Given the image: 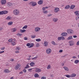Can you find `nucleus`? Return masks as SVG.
Masks as SVG:
<instances>
[{
    "label": "nucleus",
    "instance_id": "58",
    "mask_svg": "<svg viewBox=\"0 0 79 79\" xmlns=\"http://www.w3.org/2000/svg\"><path fill=\"white\" fill-rule=\"evenodd\" d=\"M35 35H34V36H32V38L34 39V38H35Z\"/></svg>",
    "mask_w": 79,
    "mask_h": 79
},
{
    "label": "nucleus",
    "instance_id": "45",
    "mask_svg": "<svg viewBox=\"0 0 79 79\" xmlns=\"http://www.w3.org/2000/svg\"><path fill=\"white\" fill-rule=\"evenodd\" d=\"M39 46H40L39 44H36V47H39Z\"/></svg>",
    "mask_w": 79,
    "mask_h": 79
},
{
    "label": "nucleus",
    "instance_id": "10",
    "mask_svg": "<svg viewBox=\"0 0 79 79\" xmlns=\"http://www.w3.org/2000/svg\"><path fill=\"white\" fill-rule=\"evenodd\" d=\"M74 13L75 14L76 16H79V11H76Z\"/></svg>",
    "mask_w": 79,
    "mask_h": 79
},
{
    "label": "nucleus",
    "instance_id": "19",
    "mask_svg": "<svg viewBox=\"0 0 79 79\" xmlns=\"http://www.w3.org/2000/svg\"><path fill=\"white\" fill-rule=\"evenodd\" d=\"M61 35H62V36H66V35H67V33L64 32L62 33Z\"/></svg>",
    "mask_w": 79,
    "mask_h": 79
},
{
    "label": "nucleus",
    "instance_id": "42",
    "mask_svg": "<svg viewBox=\"0 0 79 79\" xmlns=\"http://www.w3.org/2000/svg\"><path fill=\"white\" fill-rule=\"evenodd\" d=\"M50 65H48L47 67L48 69H50Z\"/></svg>",
    "mask_w": 79,
    "mask_h": 79
},
{
    "label": "nucleus",
    "instance_id": "37",
    "mask_svg": "<svg viewBox=\"0 0 79 79\" xmlns=\"http://www.w3.org/2000/svg\"><path fill=\"white\" fill-rule=\"evenodd\" d=\"M17 35L18 36H22V34H20L19 33H18L17 34Z\"/></svg>",
    "mask_w": 79,
    "mask_h": 79
},
{
    "label": "nucleus",
    "instance_id": "59",
    "mask_svg": "<svg viewBox=\"0 0 79 79\" xmlns=\"http://www.w3.org/2000/svg\"><path fill=\"white\" fill-rule=\"evenodd\" d=\"M51 16H52V14H50L49 15H48V16L49 17H50Z\"/></svg>",
    "mask_w": 79,
    "mask_h": 79
},
{
    "label": "nucleus",
    "instance_id": "52",
    "mask_svg": "<svg viewBox=\"0 0 79 79\" xmlns=\"http://www.w3.org/2000/svg\"><path fill=\"white\" fill-rule=\"evenodd\" d=\"M24 40H27L28 39H27V38L26 37H24Z\"/></svg>",
    "mask_w": 79,
    "mask_h": 79
},
{
    "label": "nucleus",
    "instance_id": "48",
    "mask_svg": "<svg viewBox=\"0 0 79 79\" xmlns=\"http://www.w3.org/2000/svg\"><path fill=\"white\" fill-rule=\"evenodd\" d=\"M5 72H6V73H8V72H9V70L8 69L6 70Z\"/></svg>",
    "mask_w": 79,
    "mask_h": 79
},
{
    "label": "nucleus",
    "instance_id": "32",
    "mask_svg": "<svg viewBox=\"0 0 79 79\" xmlns=\"http://www.w3.org/2000/svg\"><path fill=\"white\" fill-rule=\"evenodd\" d=\"M20 49V47H17L15 48V50L17 51H19V50Z\"/></svg>",
    "mask_w": 79,
    "mask_h": 79
},
{
    "label": "nucleus",
    "instance_id": "27",
    "mask_svg": "<svg viewBox=\"0 0 79 79\" xmlns=\"http://www.w3.org/2000/svg\"><path fill=\"white\" fill-rule=\"evenodd\" d=\"M69 7H70V6L68 5L66 6L65 7V9H68L69 8Z\"/></svg>",
    "mask_w": 79,
    "mask_h": 79
},
{
    "label": "nucleus",
    "instance_id": "60",
    "mask_svg": "<svg viewBox=\"0 0 79 79\" xmlns=\"http://www.w3.org/2000/svg\"><path fill=\"white\" fill-rule=\"evenodd\" d=\"M33 69H28V71H31Z\"/></svg>",
    "mask_w": 79,
    "mask_h": 79
},
{
    "label": "nucleus",
    "instance_id": "13",
    "mask_svg": "<svg viewBox=\"0 0 79 79\" xmlns=\"http://www.w3.org/2000/svg\"><path fill=\"white\" fill-rule=\"evenodd\" d=\"M21 66V64H19L18 65H16V66L15 67V69H18Z\"/></svg>",
    "mask_w": 79,
    "mask_h": 79
},
{
    "label": "nucleus",
    "instance_id": "62",
    "mask_svg": "<svg viewBox=\"0 0 79 79\" xmlns=\"http://www.w3.org/2000/svg\"><path fill=\"white\" fill-rule=\"evenodd\" d=\"M15 53H19V51H16L15 52Z\"/></svg>",
    "mask_w": 79,
    "mask_h": 79
},
{
    "label": "nucleus",
    "instance_id": "39",
    "mask_svg": "<svg viewBox=\"0 0 79 79\" xmlns=\"http://www.w3.org/2000/svg\"><path fill=\"white\" fill-rule=\"evenodd\" d=\"M11 44L12 45H13V46L15 45H16V43L14 41H13L12 42Z\"/></svg>",
    "mask_w": 79,
    "mask_h": 79
},
{
    "label": "nucleus",
    "instance_id": "25",
    "mask_svg": "<svg viewBox=\"0 0 79 79\" xmlns=\"http://www.w3.org/2000/svg\"><path fill=\"white\" fill-rule=\"evenodd\" d=\"M75 8V5H72L70 6V9H74Z\"/></svg>",
    "mask_w": 79,
    "mask_h": 79
},
{
    "label": "nucleus",
    "instance_id": "56",
    "mask_svg": "<svg viewBox=\"0 0 79 79\" xmlns=\"http://www.w3.org/2000/svg\"><path fill=\"white\" fill-rule=\"evenodd\" d=\"M73 38H76L77 37V36L76 35H74L73 36Z\"/></svg>",
    "mask_w": 79,
    "mask_h": 79
},
{
    "label": "nucleus",
    "instance_id": "30",
    "mask_svg": "<svg viewBox=\"0 0 79 79\" xmlns=\"http://www.w3.org/2000/svg\"><path fill=\"white\" fill-rule=\"evenodd\" d=\"M11 19V17L8 16L6 19L7 20H10V19Z\"/></svg>",
    "mask_w": 79,
    "mask_h": 79
},
{
    "label": "nucleus",
    "instance_id": "18",
    "mask_svg": "<svg viewBox=\"0 0 79 79\" xmlns=\"http://www.w3.org/2000/svg\"><path fill=\"white\" fill-rule=\"evenodd\" d=\"M30 64L31 66H34L35 65V63L33 62H31L30 63Z\"/></svg>",
    "mask_w": 79,
    "mask_h": 79
},
{
    "label": "nucleus",
    "instance_id": "57",
    "mask_svg": "<svg viewBox=\"0 0 79 79\" xmlns=\"http://www.w3.org/2000/svg\"><path fill=\"white\" fill-rule=\"evenodd\" d=\"M10 61L12 62L13 61H14V59H10Z\"/></svg>",
    "mask_w": 79,
    "mask_h": 79
},
{
    "label": "nucleus",
    "instance_id": "6",
    "mask_svg": "<svg viewBox=\"0 0 79 79\" xmlns=\"http://www.w3.org/2000/svg\"><path fill=\"white\" fill-rule=\"evenodd\" d=\"M60 11V9L58 7L55 8L54 9V11L55 13H57Z\"/></svg>",
    "mask_w": 79,
    "mask_h": 79
},
{
    "label": "nucleus",
    "instance_id": "22",
    "mask_svg": "<svg viewBox=\"0 0 79 79\" xmlns=\"http://www.w3.org/2000/svg\"><path fill=\"white\" fill-rule=\"evenodd\" d=\"M26 31V30H20V31L21 33H23L24 32H25Z\"/></svg>",
    "mask_w": 79,
    "mask_h": 79
},
{
    "label": "nucleus",
    "instance_id": "46",
    "mask_svg": "<svg viewBox=\"0 0 79 79\" xmlns=\"http://www.w3.org/2000/svg\"><path fill=\"white\" fill-rule=\"evenodd\" d=\"M3 15V11L0 12V15Z\"/></svg>",
    "mask_w": 79,
    "mask_h": 79
},
{
    "label": "nucleus",
    "instance_id": "16",
    "mask_svg": "<svg viewBox=\"0 0 79 79\" xmlns=\"http://www.w3.org/2000/svg\"><path fill=\"white\" fill-rule=\"evenodd\" d=\"M40 28L37 27L35 28V32H38V31H40Z\"/></svg>",
    "mask_w": 79,
    "mask_h": 79
},
{
    "label": "nucleus",
    "instance_id": "43",
    "mask_svg": "<svg viewBox=\"0 0 79 79\" xmlns=\"http://www.w3.org/2000/svg\"><path fill=\"white\" fill-rule=\"evenodd\" d=\"M5 47H3L2 48H1L0 49L1 50H5Z\"/></svg>",
    "mask_w": 79,
    "mask_h": 79
},
{
    "label": "nucleus",
    "instance_id": "44",
    "mask_svg": "<svg viewBox=\"0 0 79 79\" xmlns=\"http://www.w3.org/2000/svg\"><path fill=\"white\" fill-rule=\"evenodd\" d=\"M30 45H31V44H30V43H27V47H29Z\"/></svg>",
    "mask_w": 79,
    "mask_h": 79
},
{
    "label": "nucleus",
    "instance_id": "36",
    "mask_svg": "<svg viewBox=\"0 0 79 79\" xmlns=\"http://www.w3.org/2000/svg\"><path fill=\"white\" fill-rule=\"evenodd\" d=\"M28 64H27L26 67H25V69H27V68H29V66L28 65Z\"/></svg>",
    "mask_w": 79,
    "mask_h": 79
},
{
    "label": "nucleus",
    "instance_id": "54",
    "mask_svg": "<svg viewBox=\"0 0 79 79\" xmlns=\"http://www.w3.org/2000/svg\"><path fill=\"white\" fill-rule=\"evenodd\" d=\"M59 53H62L63 52V50H60L59 51Z\"/></svg>",
    "mask_w": 79,
    "mask_h": 79
},
{
    "label": "nucleus",
    "instance_id": "23",
    "mask_svg": "<svg viewBox=\"0 0 79 79\" xmlns=\"http://www.w3.org/2000/svg\"><path fill=\"white\" fill-rule=\"evenodd\" d=\"M34 76L35 77H39V74H38L37 73H35V75H34Z\"/></svg>",
    "mask_w": 79,
    "mask_h": 79
},
{
    "label": "nucleus",
    "instance_id": "63",
    "mask_svg": "<svg viewBox=\"0 0 79 79\" xmlns=\"http://www.w3.org/2000/svg\"><path fill=\"white\" fill-rule=\"evenodd\" d=\"M23 71H22L19 73V74H23Z\"/></svg>",
    "mask_w": 79,
    "mask_h": 79
},
{
    "label": "nucleus",
    "instance_id": "50",
    "mask_svg": "<svg viewBox=\"0 0 79 79\" xmlns=\"http://www.w3.org/2000/svg\"><path fill=\"white\" fill-rule=\"evenodd\" d=\"M42 10H43V11H45V10H46L45 7H43Z\"/></svg>",
    "mask_w": 79,
    "mask_h": 79
},
{
    "label": "nucleus",
    "instance_id": "12",
    "mask_svg": "<svg viewBox=\"0 0 79 79\" xmlns=\"http://www.w3.org/2000/svg\"><path fill=\"white\" fill-rule=\"evenodd\" d=\"M64 38L63 36H60L58 37V40H64Z\"/></svg>",
    "mask_w": 79,
    "mask_h": 79
},
{
    "label": "nucleus",
    "instance_id": "53",
    "mask_svg": "<svg viewBox=\"0 0 79 79\" xmlns=\"http://www.w3.org/2000/svg\"><path fill=\"white\" fill-rule=\"evenodd\" d=\"M23 72H24V73H26L27 71L26 70V69H24L23 70Z\"/></svg>",
    "mask_w": 79,
    "mask_h": 79
},
{
    "label": "nucleus",
    "instance_id": "5",
    "mask_svg": "<svg viewBox=\"0 0 79 79\" xmlns=\"http://www.w3.org/2000/svg\"><path fill=\"white\" fill-rule=\"evenodd\" d=\"M41 72L42 70L39 68H37L35 70V72H36V73H40Z\"/></svg>",
    "mask_w": 79,
    "mask_h": 79
},
{
    "label": "nucleus",
    "instance_id": "64",
    "mask_svg": "<svg viewBox=\"0 0 79 79\" xmlns=\"http://www.w3.org/2000/svg\"><path fill=\"white\" fill-rule=\"evenodd\" d=\"M73 58H74V59L76 58V56H73Z\"/></svg>",
    "mask_w": 79,
    "mask_h": 79
},
{
    "label": "nucleus",
    "instance_id": "24",
    "mask_svg": "<svg viewBox=\"0 0 79 79\" xmlns=\"http://www.w3.org/2000/svg\"><path fill=\"white\" fill-rule=\"evenodd\" d=\"M12 5V4L10 2H9L7 3V6H11Z\"/></svg>",
    "mask_w": 79,
    "mask_h": 79
},
{
    "label": "nucleus",
    "instance_id": "17",
    "mask_svg": "<svg viewBox=\"0 0 79 79\" xmlns=\"http://www.w3.org/2000/svg\"><path fill=\"white\" fill-rule=\"evenodd\" d=\"M52 19L54 22H56V21H57L58 20V19L55 18H53Z\"/></svg>",
    "mask_w": 79,
    "mask_h": 79
},
{
    "label": "nucleus",
    "instance_id": "15",
    "mask_svg": "<svg viewBox=\"0 0 79 79\" xmlns=\"http://www.w3.org/2000/svg\"><path fill=\"white\" fill-rule=\"evenodd\" d=\"M17 29L16 28H12L11 29V31L12 32H15L16 31Z\"/></svg>",
    "mask_w": 79,
    "mask_h": 79
},
{
    "label": "nucleus",
    "instance_id": "8",
    "mask_svg": "<svg viewBox=\"0 0 79 79\" xmlns=\"http://www.w3.org/2000/svg\"><path fill=\"white\" fill-rule=\"evenodd\" d=\"M69 44L70 46H73V45H74V42L73 41H69Z\"/></svg>",
    "mask_w": 79,
    "mask_h": 79
},
{
    "label": "nucleus",
    "instance_id": "3",
    "mask_svg": "<svg viewBox=\"0 0 79 79\" xmlns=\"http://www.w3.org/2000/svg\"><path fill=\"white\" fill-rule=\"evenodd\" d=\"M52 52V49L50 48H48L46 51V53L47 54H50Z\"/></svg>",
    "mask_w": 79,
    "mask_h": 79
},
{
    "label": "nucleus",
    "instance_id": "29",
    "mask_svg": "<svg viewBox=\"0 0 79 79\" xmlns=\"http://www.w3.org/2000/svg\"><path fill=\"white\" fill-rule=\"evenodd\" d=\"M8 25L11 26V25H12V24H13V22H10L8 23Z\"/></svg>",
    "mask_w": 79,
    "mask_h": 79
},
{
    "label": "nucleus",
    "instance_id": "7",
    "mask_svg": "<svg viewBox=\"0 0 79 79\" xmlns=\"http://www.w3.org/2000/svg\"><path fill=\"white\" fill-rule=\"evenodd\" d=\"M30 4L32 6H35L37 5V3H36V2H30Z\"/></svg>",
    "mask_w": 79,
    "mask_h": 79
},
{
    "label": "nucleus",
    "instance_id": "55",
    "mask_svg": "<svg viewBox=\"0 0 79 79\" xmlns=\"http://www.w3.org/2000/svg\"><path fill=\"white\" fill-rule=\"evenodd\" d=\"M76 45H79V41H78Z\"/></svg>",
    "mask_w": 79,
    "mask_h": 79
},
{
    "label": "nucleus",
    "instance_id": "49",
    "mask_svg": "<svg viewBox=\"0 0 79 79\" xmlns=\"http://www.w3.org/2000/svg\"><path fill=\"white\" fill-rule=\"evenodd\" d=\"M5 52L4 51H2L0 52V54H2V53H3Z\"/></svg>",
    "mask_w": 79,
    "mask_h": 79
},
{
    "label": "nucleus",
    "instance_id": "38",
    "mask_svg": "<svg viewBox=\"0 0 79 79\" xmlns=\"http://www.w3.org/2000/svg\"><path fill=\"white\" fill-rule=\"evenodd\" d=\"M27 25H25L22 28V29H27Z\"/></svg>",
    "mask_w": 79,
    "mask_h": 79
},
{
    "label": "nucleus",
    "instance_id": "9",
    "mask_svg": "<svg viewBox=\"0 0 79 79\" xmlns=\"http://www.w3.org/2000/svg\"><path fill=\"white\" fill-rule=\"evenodd\" d=\"M48 43L47 41H44V46L45 47H47L48 46Z\"/></svg>",
    "mask_w": 79,
    "mask_h": 79
},
{
    "label": "nucleus",
    "instance_id": "1",
    "mask_svg": "<svg viewBox=\"0 0 79 79\" xmlns=\"http://www.w3.org/2000/svg\"><path fill=\"white\" fill-rule=\"evenodd\" d=\"M13 13L15 15H18L19 14V11L18 10H15L13 11Z\"/></svg>",
    "mask_w": 79,
    "mask_h": 79
},
{
    "label": "nucleus",
    "instance_id": "41",
    "mask_svg": "<svg viewBox=\"0 0 79 79\" xmlns=\"http://www.w3.org/2000/svg\"><path fill=\"white\" fill-rule=\"evenodd\" d=\"M12 41H13V39H9L8 40V42H11Z\"/></svg>",
    "mask_w": 79,
    "mask_h": 79
},
{
    "label": "nucleus",
    "instance_id": "20",
    "mask_svg": "<svg viewBox=\"0 0 79 79\" xmlns=\"http://www.w3.org/2000/svg\"><path fill=\"white\" fill-rule=\"evenodd\" d=\"M76 76V74L73 73L71 75H70L71 77H75Z\"/></svg>",
    "mask_w": 79,
    "mask_h": 79
},
{
    "label": "nucleus",
    "instance_id": "40",
    "mask_svg": "<svg viewBox=\"0 0 79 79\" xmlns=\"http://www.w3.org/2000/svg\"><path fill=\"white\" fill-rule=\"evenodd\" d=\"M41 40L40 39H36V42H40Z\"/></svg>",
    "mask_w": 79,
    "mask_h": 79
},
{
    "label": "nucleus",
    "instance_id": "35",
    "mask_svg": "<svg viewBox=\"0 0 79 79\" xmlns=\"http://www.w3.org/2000/svg\"><path fill=\"white\" fill-rule=\"evenodd\" d=\"M43 13H44V14H46L48 13V11L47 10H43Z\"/></svg>",
    "mask_w": 79,
    "mask_h": 79
},
{
    "label": "nucleus",
    "instance_id": "14",
    "mask_svg": "<svg viewBox=\"0 0 79 79\" xmlns=\"http://www.w3.org/2000/svg\"><path fill=\"white\" fill-rule=\"evenodd\" d=\"M63 68L64 69L65 71H69V69L66 66H64L63 67Z\"/></svg>",
    "mask_w": 79,
    "mask_h": 79
},
{
    "label": "nucleus",
    "instance_id": "33",
    "mask_svg": "<svg viewBox=\"0 0 79 79\" xmlns=\"http://www.w3.org/2000/svg\"><path fill=\"white\" fill-rule=\"evenodd\" d=\"M37 57L36 56L35 57L31 58V60H37Z\"/></svg>",
    "mask_w": 79,
    "mask_h": 79
},
{
    "label": "nucleus",
    "instance_id": "11",
    "mask_svg": "<svg viewBox=\"0 0 79 79\" xmlns=\"http://www.w3.org/2000/svg\"><path fill=\"white\" fill-rule=\"evenodd\" d=\"M38 3L39 5H42L43 3V0H40L38 1Z\"/></svg>",
    "mask_w": 79,
    "mask_h": 79
},
{
    "label": "nucleus",
    "instance_id": "21",
    "mask_svg": "<svg viewBox=\"0 0 79 79\" xmlns=\"http://www.w3.org/2000/svg\"><path fill=\"white\" fill-rule=\"evenodd\" d=\"M73 39V36H71L67 38V40H71Z\"/></svg>",
    "mask_w": 79,
    "mask_h": 79
},
{
    "label": "nucleus",
    "instance_id": "34",
    "mask_svg": "<svg viewBox=\"0 0 79 79\" xmlns=\"http://www.w3.org/2000/svg\"><path fill=\"white\" fill-rule=\"evenodd\" d=\"M79 62V60H76L75 61H74V63H75V64H77Z\"/></svg>",
    "mask_w": 79,
    "mask_h": 79
},
{
    "label": "nucleus",
    "instance_id": "51",
    "mask_svg": "<svg viewBox=\"0 0 79 79\" xmlns=\"http://www.w3.org/2000/svg\"><path fill=\"white\" fill-rule=\"evenodd\" d=\"M46 79V77H41V79Z\"/></svg>",
    "mask_w": 79,
    "mask_h": 79
},
{
    "label": "nucleus",
    "instance_id": "26",
    "mask_svg": "<svg viewBox=\"0 0 79 79\" xmlns=\"http://www.w3.org/2000/svg\"><path fill=\"white\" fill-rule=\"evenodd\" d=\"M52 44V45H58L57 44H56L55 42L54 41H52L51 42Z\"/></svg>",
    "mask_w": 79,
    "mask_h": 79
},
{
    "label": "nucleus",
    "instance_id": "4",
    "mask_svg": "<svg viewBox=\"0 0 79 79\" xmlns=\"http://www.w3.org/2000/svg\"><path fill=\"white\" fill-rule=\"evenodd\" d=\"M6 3V0H1V3L2 5H5Z\"/></svg>",
    "mask_w": 79,
    "mask_h": 79
},
{
    "label": "nucleus",
    "instance_id": "2",
    "mask_svg": "<svg viewBox=\"0 0 79 79\" xmlns=\"http://www.w3.org/2000/svg\"><path fill=\"white\" fill-rule=\"evenodd\" d=\"M68 34H73L74 33V31L72 29H68L67 30Z\"/></svg>",
    "mask_w": 79,
    "mask_h": 79
},
{
    "label": "nucleus",
    "instance_id": "47",
    "mask_svg": "<svg viewBox=\"0 0 79 79\" xmlns=\"http://www.w3.org/2000/svg\"><path fill=\"white\" fill-rule=\"evenodd\" d=\"M33 45H34V44L33 43H31V45L30 46L29 48H30V47H32Z\"/></svg>",
    "mask_w": 79,
    "mask_h": 79
},
{
    "label": "nucleus",
    "instance_id": "31",
    "mask_svg": "<svg viewBox=\"0 0 79 79\" xmlns=\"http://www.w3.org/2000/svg\"><path fill=\"white\" fill-rule=\"evenodd\" d=\"M65 76H66V77H68V78H69L70 77H71V75H65Z\"/></svg>",
    "mask_w": 79,
    "mask_h": 79
},
{
    "label": "nucleus",
    "instance_id": "61",
    "mask_svg": "<svg viewBox=\"0 0 79 79\" xmlns=\"http://www.w3.org/2000/svg\"><path fill=\"white\" fill-rule=\"evenodd\" d=\"M2 29H3V27L0 28V31H2Z\"/></svg>",
    "mask_w": 79,
    "mask_h": 79
},
{
    "label": "nucleus",
    "instance_id": "28",
    "mask_svg": "<svg viewBox=\"0 0 79 79\" xmlns=\"http://www.w3.org/2000/svg\"><path fill=\"white\" fill-rule=\"evenodd\" d=\"M3 15H5V14H6L7 13H8V11L6 10H4L3 11Z\"/></svg>",
    "mask_w": 79,
    "mask_h": 79
}]
</instances>
